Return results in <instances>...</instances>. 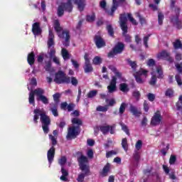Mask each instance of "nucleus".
Returning a JSON list of instances; mask_svg holds the SVG:
<instances>
[{
    "label": "nucleus",
    "instance_id": "54",
    "mask_svg": "<svg viewBox=\"0 0 182 182\" xmlns=\"http://www.w3.org/2000/svg\"><path fill=\"white\" fill-rule=\"evenodd\" d=\"M156 72L158 73V78H164V71L161 67H157L156 68Z\"/></svg>",
    "mask_w": 182,
    "mask_h": 182
},
{
    "label": "nucleus",
    "instance_id": "42",
    "mask_svg": "<svg viewBox=\"0 0 182 182\" xmlns=\"http://www.w3.org/2000/svg\"><path fill=\"white\" fill-rule=\"evenodd\" d=\"M96 19V15L95 13H92V15H87L86 16V21L87 22H95Z\"/></svg>",
    "mask_w": 182,
    "mask_h": 182
},
{
    "label": "nucleus",
    "instance_id": "11",
    "mask_svg": "<svg viewBox=\"0 0 182 182\" xmlns=\"http://www.w3.org/2000/svg\"><path fill=\"white\" fill-rule=\"evenodd\" d=\"M45 94V90L43 88H38L37 90V101H41L43 104L45 105H47L49 104V100L44 95Z\"/></svg>",
    "mask_w": 182,
    "mask_h": 182
},
{
    "label": "nucleus",
    "instance_id": "44",
    "mask_svg": "<svg viewBox=\"0 0 182 182\" xmlns=\"http://www.w3.org/2000/svg\"><path fill=\"white\" fill-rule=\"evenodd\" d=\"M122 146L123 149L126 151H127L129 146H128V141H127V137H124V139H122Z\"/></svg>",
    "mask_w": 182,
    "mask_h": 182
},
{
    "label": "nucleus",
    "instance_id": "47",
    "mask_svg": "<svg viewBox=\"0 0 182 182\" xmlns=\"http://www.w3.org/2000/svg\"><path fill=\"white\" fill-rule=\"evenodd\" d=\"M49 137L51 140L52 147H55V146L58 144V140L56 137H55V136H53V134H49Z\"/></svg>",
    "mask_w": 182,
    "mask_h": 182
},
{
    "label": "nucleus",
    "instance_id": "25",
    "mask_svg": "<svg viewBox=\"0 0 182 182\" xmlns=\"http://www.w3.org/2000/svg\"><path fill=\"white\" fill-rule=\"evenodd\" d=\"M119 6V1H113V5L111 8L110 12H108L109 15L111 16H114V12L117 11Z\"/></svg>",
    "mask_w": 182,
    "mask_h": 182
},
{
    "label": "nucleus",
    "instance_id": "10",
    "mask_svg": "<svg viewBox=\"0 0 182 182\" xmlns=\"http://www.w3.org/2000/svg\"><path fill=\"white\" fill-rule=\"evenodd\" d=\"M84 59H85V65L83 68H84L85 73H92L94 68L90 63V58L89 57L88 53H85Z\"/></svg>",
    "mask_w": 182,
    "mask_h": 182
},
{
    "label": "nucleus",
    "instance_id": "46",
    "mask_svg": "<svg viewBox=\"0 0 182 182\" xmlns=\"http://www.w3.org/2000/svg\"><path fill=\"white\" fill-rule=\"evenodd\" d=\"M53 98L55 103L57 104L58 108V102H60V94L59 92H56L53 95Z\"/></svg>",
    "mask_w": 182,
    "mask_h": 182
},
{
    "label": "nucleus",
    "instance_id": "35",
    "mask_svg": "<svg viewBox=\"0 0 182 182\" xmlns=\"http://www.w3.org/2000/svg\"><path fill=\"white\" fill-rule=\"evenodd\" d=\"M157 82V76L154 74H152L151 79L149 81V83L152 87H154Z\"/></svg>",
    "mask_w": 182,
    "mask_h": 182
},
{
    "label": "nucleus",
    "instance_id": "9",
    "mask_svg": "<svg viewBox=\"0 0 182 182\" xmlns=\"http://www.w3.org/2000/svg\"><path fill=\"white\" fill-rule=\"evenodd\" d=\"M163 122V117L161 111H156L154 112L152 118L151 119V124L152 126H158Z\"/></svg>",
    "mask_w": 182,
    "mask_h": 182
},
{
    "label": "nucleus",
    "instance_id": "59",
    "mask_svg": "<svg viewBox=\"0 0 182 182\" xmlns=\"http://www.w3.org/2000/svg\"><path fill=\"white\" fill-rule=\"evenodd\" d=\"M175 67H176V70L179 74H182V61L181 63H177L175 64Z\"/></svg>",
    "mask_w": 182,
    "mask_h": 182
},
{
    "label": "nucleus",
    "instance_id": "28",
    "mask_svg": "<svg viewBox=\"0 0 182 182\" xmlns=\"http://www.w3.org/2000/svg\"><path fill=\"white\" fill-rule=\"evenodd\" d=\"M61 173H62V176H60V180H62V181H68L67 177L68 176H69V173L68 170H66L65 167H62Z\"/></svg>",
    "mask_w": 182,
    "mask_h": 182
},
{
    "label": "nucleus",
    "instance_id": "13",
    "mask_svg": "<svg viewBox=\"0 0 182 182\" xmlns=\"http://www.w3.org/2000/svg\"><path fill=\"white\" fill-rule=\"evenodd\" d=\"M158 58H163L164 60H166L169 61V63H173L174 58L171 57V53L167 50H162L159 54L157 55Z\"/></svg>",
    "mask_w": 182,
    "mask_h": 182
},
{
    "label": "nucleus",
    "instance_id": "63",
    "mask_svg": "<svg viewBox=\"0 0 182 182\" xmlns=\"http://www.w3.org/2000/svg\"><path fill=\"white\" fill-rule=\"evenodd\" d=\"M148 100L151 101V102H153L154 100L156 99V96L154 94H151V92H149L147 95Z\"/></svg>",
    "mask_w": 182,
    "mask_h": 182
},
{
    "label": "nucleus",
    "instance_id": "40",
    "mask_svg": "<svg viewBox=\"0 0 182 182\" xmlns=\"http://www.w3.org/2000/svg\"><path fill=\"white\" fill-rule=\"evenodd\" d=\"M164 15L162 12H158V23L159 25H163L164 20Z\"/></svg>",
    "mask_w": 182,
    "mask_h": 182
},
{
    "label": "nucleus",
    "instance_id": "14",
    "mask_svg": "<svg viewBox=\"0 0 182 182\" xmlns=\"http://www.w3.org/2000/svg\"><path fill=\"white\" fill-rule=\"evenodd\" d=\"M94 43L95 46H97V48H102L106 46V41L105 38L100 36V35H95V36H94Z\"/></svg>",
    "mask_w": 182,
    "mask_h": 182
},
{
    "label": "nucleus",
    "instance_id": "39",
    "mask_svg": "<svg viewBox=\"0 0 182 182\" xmlns=\"http://www.w3.org/2000/svg\"><path fill=\"white\" fill-rule=\"evenodd\" d=\"M107 31L109 36H112V38L114 36V29H113V26H112V25L107 26Z\"/></svg>",
    "mask_w": 182,
    "mask_h": 182
},
{
    "label": "nucleus",
    "instance_id": "4",
    "mask_svg": "<svg viewBox=\"0 0 182 182\" xmlns=\"http://www.w3.org/2000/svg\"><path fill=\"white\" fill-rule=\"evenodd\" d=\"M100 130L103 134H108L109 132L111 134H114L116 130V124H100L94 127V133L97 135Z\"/></svg>",
    "mask_w": 182,
    "mask_h": 182
},
{
    "label": "nucleus",
    "instance_id": "62",
    "mask_svg": "<svg viewBox=\"0 0 182 182\" xmlns=\"http://www.w3.org/2000/svg\"><path fill=\"white\" fill-rule=\"evenodd\" d=\"M142 144H143L142 140H138L136 141V143L135 144V147L138 150V151H139V150H140V149H141Z\"/></svg>",
    "mask_w": 182,
    "mask_h": 182
},
{
    "label": "nucleus",
    "instance_id": "30",
    "mask_svg": "<svg viewBox=\"0 0 182 182\" xmlns=\"http://www.w3.org/2000/svg\"><path fill=\"white\" fill-rule=\"evenodd\" d=\"M75 4L77 5V8L80 12H82L85 8V4L84 1H75Z\"/></svg>",
    "mask_w": 182,
    "mask_h": 182
},
{
    "label": "nucleus",
    "instance_id": "48",
    "mask_svg": "<svg viewBox=\"0 0 182 182\" xmlns=\"http://www.w3.org/2000/svg\"><path fill=\"white\" fill-rule=\"evenodd\" d=\"M136 16L139 18V22L141 25H146V18H144V16H141V14L139 13L136 14Z\"/></svg>",
    "mask_w": 182,
    "mask_h": 182
},
{
    "label": "nucleus",
    "instance_id": "52",
    "mask_svg": "<svg viewBox=\"0 0 182 182\" xmlns=\"http://www.w3.org/2000/svg\"><path fill=\"white\" fill-rule=\"evenodd\" d=\"M127 17H128V19H129V21L132 23V25H135V26L138 25L137 21H136V19L133 18L132 14H128Z\"/></svg>",
    "mask_w": 182,
    "mask_h": 182
},
{
    "label": "nucleus",
    "instance_id": "15",
    "mask_svg": "<svg viewBox=\"0 0 182 182\" xmlns=\"http://www.w3.org/2000/svg\"><path fill=\"white\" fill-rule=\"evenodd\" d=\"M117 77H116V75H113L109 82V85L107 86V90L109 93L114 92V91L117 90Z\"/></svg>",
    "mask_w": 182,
    "mask_h": 182
},
{
    "label": "nucleus",
    "instance_id": "37",
    "mask_svg": "<svg viewBox=\"0 0 182 182\" xmlns=\"http://www.w3.org/2000/svg\"><path fill=\"white\" fill-rule=\"evenodd\" d=\"M72 123L73 124H77V127H78L77 131L79 132L80 126L82 124V119H79V118H73Z\"/></svg>",
    "mask_w": 182,
    "mask_h": 182
},
{
    "label": "nucleus",
    "instance_id": "53",
    "mask_svg": "<svg viewBox=\"0 0 182 182\" xmlns=\"http://www.w3.org/2000/svg\"><path fill=\"white\" fill-rule=\"evenodd\" d=\"M66 163H67V157H65V156H63L59 160V164H60L61 168L64 167Z\"/></svg>",
    "mask_w": 182,
    "mask_h": 182
},
{
    "label": "nucleus",
    "instance_id": "58",
    "mask_svg": "<svg viewBox=\"0 0 182 182\" xmlns=\"http://www.w3.org/2000/svg\"><path fill=\"white\" fill-rule=\"evenodd\" d=\"M71 84L74 85V87H76L79 84V81L76 77H71L70 78Z\"/></svg>",
    "mask_w": 182,
    "mask_h": 182
},
{
    "label": "nucleus",
    "instance_id": "7",
    "mask_svg": "<svg viewBox=\"0 0 182 182\" xmlns=\"http://www.w3.org/2000/svg\"><path fill=\"white\" fill-rule=\"evenodd\" d=\"M77 161L79 163L80 169L81 171H85V174L92 175L90 166L86 164L88 163V159L84 154H81L80 157H77Z\"/></svg>",
    "mask_w": 182,
    "mask_h": 182
},
{
    "label": "nucleus",
    "instance_id": "20",
    "mask_svg": "<svg viewBox=\"0 0 182 182\" xmlns=\"http://www.w3.org/2000/svg\"><path fill=\"white\" fill-rule=\"evenodd\" d=\"M111 170V164L110 163H107L105 166H104L102 171L100 172V175L102 177H107L108 176V173H110Z\"/></svg>",
    "mask_w": 182,
    "mask_h": 182
},
{
    "label": "nucleus",
    "instance_id": "49",
    "mask_svg": "<svg viewBox=\"0 0 182 182\" xmlns=\"http://www.w3.org/2000/svg\"><path fill=\"white\" fill-rule=\"evenodd\" d=\"M46 65L44 67L46 71H50L52 67V61L51 60H48V61H45Z\"/></svg>",
    "mask_w": 182,
    "mask_h": 182
},
{
    "label": "nucleus",
    "instance_id": "61",
    "mask_svg": "<svg viewBox=\"0 0 182 182\" xmlns=\"http://www.w3.org/2000/svg\"><path fill=\"white\" fill-rule=\"evenodd\" d=\"M175 79L176 80L178 85H182V78L180 75V73L175 75Z\"/></svg>",
    "mask_w": 182,
    "mask_h": 182
},
{
    "label": "nucleus",
    "instance_id": "57",
    "mask_svg": "<svg viewBox=\"0 0 182 182\" xmlns=\"http://www.w3.org/2000/svg\"><path fill=\"white\" fill-rule=\"evenodd\" d=\"M49 55H50V58H54L55 57V55L56 54V50L55 48H54V47H52L50 49V51L48 53Z\"/></svg>",
    "mask_w": 182,
    "mask_h": 182
},
{
    "label": "nucleus",
    "instance_id": "23",
    "mask_svg": "<svg viewBox=\"0 0 182 182\" xmlns=\"http://www.w3.org/2000/svg\"><path fill=\"white\" fill-rule=\"evenodd\" d=\"M28 63L30 65H33L35 64V53L34 51H31L28 54L27 58Z\"/></svg>",
    "mask_w": 182,
    "mask_h": 182
},
{
    "label": "nucleus",
    "instance_id": "60",
    "mask_svg": "<svg viewBox=\"0 0 182 182\" xmlns=\"http://www.w3.org/2000/svg\"><path fill=\"white\" fill-rule=\"evenodd\" d=\"M97 111L107 112V111H108V108L107 107H102V105H99V107H97Z\"/></svg>",
    "mask_w": 182,
    "mask_h": 182
},
{
    "label": "nucleus",
    "instance_id": "64",
    "mask_svg": "<svg viewBox=\"0 0 182 182\" xmlns=\"http://www.w3.org/2000/svg\"><path fill=\"white\" fill-rule=\"evenodd\" d=\"M149 109H150V107H149V105L147 101H144V112H149Z\"/></svg>",
    "mask_w": 182,
    "mask_h": 182
},
{
    "label": "nucleus",
    "instance_id": "51",
    "mask_svg": "<svg viewBox=\"0 0 182 182\" xmlns=\"http://www.w3.org/2000/svg\"><path fill=\"white\" fill-rule=\"evenodd\" d=\"M127 105L125 102H122L119 107V114H124Z\"/></svg>",
    "mask_w": 182,
    "mask_h": 182
},
{
    "label": "nucleus",
    "instance_id": "27",
    "mask_svg": "<svg viewBox=\"0 0 182 182\" xmlns=\"http://www.w3.org/2000/svg\"><path fill=\"white\" fill-rule=\"evenodd\" d=\"M119 90L122 92L127 93L130 90V88L127 82H122L119 84Z\"/></svg>",
    "mask_w": 182,
    "mask_h": 182
},
{
    "label": "nucleus",
    "instance_id": "29",
    "mask_svg": "<svg viewBox=\"0 0 182 182\" xmlns=\"http://www.w3.org/2000/svg\"><path fill=\"white\" fill-rule=\"evenodd\" d=\"M142 71H136L135 73V80L138 84H143L144 82V80L141 78Z\"/></svg>",
    "mask_w": 182,
    "mask_h": 182
},
{
    "label": "nucleus",
    "instance_id": "21",
    "mask_svg": "<svg viewBox=\"0 0 182 182\" xmlns=\"http://www.w3.org/2000/svg\"><path fill=\"white\" fill-rule=\"evenodd\" d=\"M140 159H141V154L139 153V151H138V149H136V150H135L134 151V154H132V159L135 161L136 164V167L138 166V164L140 161Z\"/></svg>",
    "mask_w": 182,
    "mask_h": 182
},
{
    "label": "nucleus",
    "instance_id": "2",
    "mask_svg": "<svg viewBox=\"0 0 182 182\" xmlns=\"http://www.w3.org/2000/svg\"><path fill=\"white\" fill-rule=\"evenodd\" d=\"M127 16L126 14H121L119 16V25L122 31V36L127 43H131L132 37L128 34Z\"/></svg>",
    "mask_w": 182,
    "mask_h": 182
},
{
    "label": "nucleus",
    "instance_id": "24",
    "mask_svg": "<svg viewBox=\"0 0 182 182\" xmlns=\"http://www.w3.org/2000/svg\"><path fill=\"white\" fill-rule=\"evenodd\" d=\"M109 70H111L114 74L115 77L119 79L122 78V73L117 70V68L114 65H109Z\"/></svg>",
    "mask_w": 182,
    "mask_h": 182
},
{
    "label": "nucleus",
    "instance_id": "56",
    "mask_svg": "<svg viewBox=\"0 0 182 182\" xmlns=\"http://www.w3.org/2000/svg\"><path fill=\"white\" fill-rule=\"evenodd\" d=\"M174 24L176 26L178 29H180L181 28L182 22L179 20L178 16H176V18H175Z\"/></svg>",
    "mask_w": 182,
    "mask_h": 182
},
{
    "label": "nucleus",
    "instance_id": "8",
    "mask_svg": "<svg viewBox=\"0 0 182 182\" xmlns=\"http://www.w3.org/2000/svg\"><path fill=\"white\" fill-rule=\"evenodd\" d=\"M73 9V5L71 1H68L66 3H63L58 7V16L59 17L63 16L65 11L67 12H72Z\"/></svg>",
    "mask_w": 182,
    "mask_h": 182
},
{
    "label": "nucleus",
    "instance_id": "41",
    "mask_svg": "<svg viewBox=\"0 0 182 182\" xmlns=\"http://www.w3.org/2000/svg\"><path fill=\"white\" fill-rule=\"evenodd\" d=\"M120 125H121L122 130H124V132H125V133L127 134H128V136H129L130 132H129V129L128 126H127V124H125V123H124V122H120Z\"/></svg>",
    "mask_w": 182,
    "mask_h": 182
},
{
    "label": "nucleus",
    "instance_id": "32",
    "mask_svg": "<svg viewBox=\"0 0 182 182\" xmlns=\"http://www.w3.org/2000/svg\"><path fill=\"white\" fill-rule=\"evenodd\" d=\"M61 55L64 60H68L70 58V55L69 54V51H68L67 48H63L61 50Z\"/></svg>",
    "mask_w": 182,
    "mask_h": 182
},
{
    "label": "nucleus",
    "instance_id": "31",
    "mask_svg": "<svg viewBox=\"0 0 182 182\" xmlns=\"http://www.w3.org/2000/svg\"><path fill=\"white\" fill-rule=\"evenodd\" d=\"M90 174H86V171H82L77 178V181L78 182H84L85 177L89 176Z\"/></svg>",
    "mask_w": 182,
    "mask_h": 182
},
{
    "label": "nucleus",
    "instance_id": "36",
    "mask_svg": "<svg viewBox=\"0 0 182 182\" xmlns=\"http://www.w3.org/2000/svg\"><path fill=\"white\" fill-rule=\"evenodd\" d=\"M177 111H181L182 114V95H180L178 101L176 104Z\"/></svg>",
    "mask_w": 182,
    "mask_h": 182
},
{
    "label": "nucleus",
    "instance_id": "18",
    "mask_svg": "<svg viewBox=\"0 0 182 182\" xmlns=\"http://www.w3.org/2000/svg\"><path fill=\"white\" fill-rule=\"evenodd\" d=\"M32 32L35 36L38 35H41L42 29L41 28V25L39 22H35L32 26Z\"/></svg>",
    "mask_w": 182,
    "mask_h": 182
},
{
    "label": "nucleus",
    "instance_id": "5",
    "mask_svg": "<svg viewBox=\"0 0 182 182\" xmlns=\"http://www.w3.org/2000/svg\"><path fill=\"white\" fill-rule=\"evenodd\" d=\"M124 43H122V41H117L114 47H112V49L108 53L107 57L109 58H114L117 54H122L124 50Z\"/></svg>",
    "mask_w": 182,
    "mask_h": 182
},
{
    "label": "nucleus",
    "instance_id": "19",
    "mask_svg": "<svg viewBox=\"0 0 182 182\" xmlns=\"http://www.w3.org/2000/svg\"><path fill=\"white\" fill-rule=\"evenodd\" d=\"M38 90V88H36L33 91H31V92L29 94V97H28L29 104H31V105H33V107H35V104H36L35 95H36V97L38 98V94H37Z\"/></svg>",
    "mask_w": 182,
    "mask_h": 182
},
{
    "label": "nucleus",
    "instance_id": "17",
    "mask_svg": "<svg viewBox=\"0 0 182 182\" xmlns=\"http://www.w3.org/2000/svg\"><path fill=\"white\" fill-rule=\"evenodd\" d=\"M55 155V147H53V146H51L49 150H48V153H47V158H48V163H50V164H52L53 161H54Z\"/></svg>",
    "mask_w": 182,
    "mask_h": 182
},
{
    "label": "nucleus",
    "instance_id": "43",
    "mask_svg": "<svg viewBox=\"0 0 182 182\" xmlns=\"http://www.w3.org/2000/svg\"><path fill=\"white\" fill-rule=\"evenodd\" d=\"M173 47L174 48H182V43L179 38H176V40L173 41Z\"/></svg>",
    "mask_w": 182,
    "mask_h": 182
},
{
    "label": "nucleus",
    "instance_id": "16",
    "mask_svg": "<svg viewBox=\"0 0 182 182\" xmlns=\"http://www.w3.org/2000/svg\"><path fill=\"white\" fill-rule=\"evenodd\" d=\"M75 107L76 105L75 104H73V102H70V104H68V102H61L60 104V109L63 111L68 110V112H72Z\"/></svg>",
    "mask_w": 182,
    "mask_h": 182
},
{
    "label": "nucleus",
    "instance_id": "22",
    "mask_svg": "<svg viewBox=\"0 0 182 182\" xmlns=\"http://www.w3.org/2000/svg\"><path fill=\"white\" fill-rule=\"evenodd\" d=\"M50 111H51L53 115L59 116L58 111V104H55V102H51V104H50Z\"/></svg>",
    "mask_w": 182,
    "mask_h": 182
},
{
    "label": "nucleus",
    "instance_id": "50",
    "mask_svg": "<svg viewBox=\"0 0 182 182\" xmlns=\"http://www.w3.org/2000/svg\"><path fill=\"white\" fill-rule=\"evenodd\" d=\"M151 36V34L149 33V34L147 35L146 36H144V38H143L144 45L145 46V47H146V48H148V47H149L148 42H149V41Z\"/></svg>",
    "mask_w": 182,
    "mask_h": 182
},
{
    "label": "nucleus",
    "instance_id": "3",
    "mask_svg": "<svg viewBox=\"0 0 182 182\" xmlns=\"http://www.w3.org/2000/svg\"><path fill=\"white\" fill-rule=\"evenodd\" d=\"M54 29L55 32H57L59 38L65 39V43H64V45L66 46H69L70 42V33L69 31H63L58 20H55L54 22ZM60 32H62V33H60Z\"/></svg>",
    "mask_w": 182,
    "mask_h": 182
},
{
    "label": "nucleus",
    "instance_id": "45",
    "mask_svg": "<svg viewBox=\"0 0 182 182\" xmlns=\"http://www.w3.org/2000/svg\"><path fill=\"white\" fill-rule=\"evenodd\" d=\"M97 92L98 91L97 90H92L87 93V98H94L96 97V95H97Z\"/></svg>",
    "mask_w": 182,
    "mask_h": 182
},
{
    "label": "nucleus",
    "instance_id": "34",
    "mask_svg": "<svg viewBox=\"0 0 182 182\" xmlns=\"http://www.w3.org/2000/svg\"><path fill=\"white\" fill-rule=\"evenodd\" d=\"M102 63V57H100V55H95L94 58L92 59V63L95 65H100Z\"/></svg>",
    "mask_w": 182,
    "mask_h": 182
},
{
    "label": "nucleus",
    "instance_id": "6",
    "mask_svg": "<svg viewBox=\"0 0 182 182\" xmlns=\"http://www.w3.org/2000/svg\"><path fill=\"white\" fill-rule=\"evenodd\" d=\"M54 82H56V84H70V77H68L64 71L60 70L55 73Z\"/></svg>",
    "mask_w": 182,
    "mask_h": 182
},
{
    "label": "nucleus",
    "instance_id": "33",
    "mask_svg": "<svg viewBox=\"0 0 182 182\" xmlns=\"http://www.w3.org/2000/svg\"><path fill=\"white\" fill-rule=\"evenodd\" d=\"M174 90L173 88H167L165 92L166 97H168V98H173L174 97Z\"/></svg>",
    "mask_w": 182,
    "mask_h": 182
},
{
    "label": "nucleus",
    "instance_id": "12",
    "mask_svg": "<svg viewBox=\"0 0 182 182\" xmlns=\"http://www.w3.org/2000/svg\"><path fill=\"white\" fill-rule=\"evenodd\" d=\"M79 127L78 126H70L68 129V139H75L80 134V132L78 131Z\"/></svg>",
    "mask_w": 182,
    "mask_h": 182
},
{
    "label": "nucleus",
    "instance_id": "55",
    "mask_svg": "<svg viewBox=\"0 0 182 182\" xmlns=\"http://www.w3.org/2000/svg\"><path fill=\"white\" fill-rule=\"evenodd\" d=\"M132 97H134L136 100V101H139L141 92L139 91H134L132 92Z\"/></svg>",
    "mask_w": 182,
    "mask_h": 182
},
{
    "label": "nucleus",
    "instance_id": "26",
    "mask_svg": "<svg viewBox=\"0 0 182 182\" xmlns=\"http://www.w3.org/2000/svg\"><path fill=\"white\" fill-rule=\"evenodd\" d=\"M129 111L131 112L132 115H134V116L141 115V111H139L138 108H136V107H134V105H130Z\"/></svg>",
    "mask_w": 182,
    "mask_h": 182
},
{
    "label": "nucleus",
    "instance_id": "38",
    "mask_svg": "<svg viewBox=\"0 0 182 182\" xmlns=\"http://www.w3.org/2000/svg\"><path fill=\"white\" fill-rule=\"evenodd\" d=\"M127 61L128 64H129V65H131V67L133 70H136V68H137L136 61H132V60H131V58H127Z\"/></svg>",
    "mask_w": 182,
    "mask_h": 182
},
{
    "label": "nucleus",
    "instance_id": "1",
    "mask_svg": "<svg viewBox=\"0 0 182 182\" xmlns=\"http://www.w3.org/2000/svg\"><path fill=\"white\" fill-rule=\"evenodd\" d=\"M34 117L33 122L34 123H38L39 119H41L42 129L46 134L49 133L50 131V124H51V119L48 115H46L45 112L40 109L36 108L33 111Z\"/></svg>",
    "mask_w": 182,
    "mask_h": 182
}]
</instances>
